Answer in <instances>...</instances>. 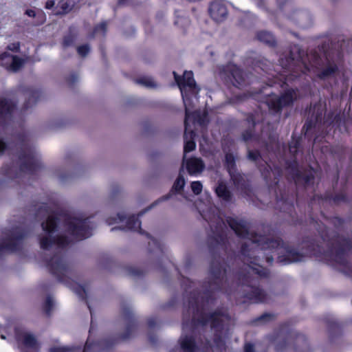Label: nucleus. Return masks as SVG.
I'll return each mask as SVG.
<instances>
[{"label": "nucleus", "instance_id": "20e7f679", "mask_svg": "<svg viewBox=\"0 0 352 352\" xmlns=\"http://www.w3.org/2000/svg\"><path fill=\"white\" fill-rule=\"evenodd\" d=\"M29 233L30 230L26 228L24 222H18L17 225H13L10 229L6 228L0 241V253L19 250L23 239Z\"/></svg>", "mask_w": 352, "mask_h": 352}, {"label": "nucleus", "instance_id": "412c9836", "mask_svg": "<svg viewBox=\"0 0 352 352\" xmlns=\"http://www.w3.org/2000/svg\"><path fill=\"white\" fill-rule=\"evenodd\" d=\"M55 305V302L52 296H47L46 298V300L44 303V311L45 314L48 316L50 315L52 310L53 309Z\"/></svg>", "mask_w": 352, "mask_h": 352}, {"label": "nucleus", "instance_id": "4be33fe9", "mask_svg": "<svg viewBox=\"0 0 352 352\" xmlns=\"http://www.w3.org/2000/svg\"><path fill=\"white\" fill-rule=\"evenodd\" d=\"M107 32V24L105 22L100 23L94 30V35L104 36Z\"/></svg>", "mask_w": 352, "mask_h": 352}, {"label": "nucleus", "instance_id": "4c0bfd02", "mask_svg": "<svg viewBox=\"0 0 352 352\" xmlns=\"http://www.w3.org/2000/svg\"><path fill=\"white\" fill-rule=\"evenodd\" d=\"M54 4H55V2L54 0H49L45 3V8L51 9L54 7Z\"/></svg>", "mask_w": 352, "mask_h": 352}, {"label": "nucleus", "instance_id": "f03ea898", "mask_svg": "<svg viewBox=\"0 0 352 352\" xmlns=\"http://www.w3.org/2000/svg\"><path fill=\"white\" fill-rule=\"evenodd\" d=\"M17 140V160L1 168V173L5 179H0V188L8 184L12 187L19 186L17 179L33 173L41 166L40 156L34 146L31 133L23 131L18 135Z\"/></svg>", "mask_w": 352, "mask_h": 352}, {"label": "nucleus", "instance_id": "39448f33", "mask_svg": "<svg viewBox=\"0 0 352 352\" xmlns=\"http://www.w3.org/2000/svg\"><path fill=\"white\" fill-rule=\"evenodd\" d=\"M175 82L178 85L182 93V98L185 105L186 117L184 120V124L186 131H187L188 120L190 118V113L188 111L186 101L191 96H197L199 91V88L197 87L195 81L193 78V74L192 72H185L182 78L173 72Z\"/></svg>", "mask_w": 352, "mask_h": 352}, {"label": "nucleus", "instance_id": "c85d7f7f", "mask_svg": "<svg viewBox=\"0 0 352 352\" xmlns=\"http://www.w3.org/2000/svg\"><path fill=\"white\" fill-rule=\"evenodd\" d=\"M202 184L200 182H193L191 183V189L195 195H199L202 191Z\"/></svg>", "mask_w": 352, "mask_h": 352}, {"label": "nucleus", "instance_id": "b1692460", "mask_svg": "<svg viewBox=\"0 0 352 352\" xmlns=\"http://www.w3.org/2000/svg\"><path fill=\"white\" fill-rule=\"evenodd\" d=\"M232 76L239 84L241 83V81L243 79L241 70L235 66H234L233 68L232 69Z\"/></svg>", "mask_w": 352, "mask_h": 352}, {"label": "nucleus", "instance_id": "dca6fc26", "mask_svg": "<svg viewBox=\"0 0 352 352\" xmlns=\"http://www.w3.org/2000/svg\"><path fill=\"white\" fill-rule=\"evenodd\" d=\"M180 344L184 352H194L195 345L192 338H181Z\"/></svg>", "mask_w": 352, "mask_h": 352}, {"label": "nucleus", "instance_id": "423d86ee", "mask_svg": "<svg viewBox=\"0 0 352 352\" xmlns=\"http://www.w3.org/2000/svg\"><path fill=\"white\" fill-rule=\"evenodd\" d=\"M296 98V93L294 90H288L280 97L275 95L270 96L266 103L270 109L277 112L283 107L292 104Z\"/></svg>", "mask_w": 352, "mask_h": 352}, {"label": "nucleus", "instance_id": "bb28decb", "mask_svg": "<svg viewBox=\"0 0 352 352\" xmlns=\"http://www.w3.org/2000/svg\"><path fill=\"white\" fill-rule=\"evenodd\" d=\"M74 349L67 346H54L49 349V352H72Z\"/></svg>", "mask_w": 352, "mask_h": 352}, {"label": "nucleus", "instance_id": "ddd939ff", "mask_svg": "<svg viewBox=\"0 0 352 352\" xmlns=\"http://www.w3.org/2000/svg\"><path fill=\"white\" fill-rule=\"evenodd\" d=\"M54 174L59 182L63 184L71 182L75 177L74 174L68 173L67 170L62 167L56 168Z\"/></svg>", "mask_w": 352, "mask_h": 352}, {"label": "nucleus", "instance_id": "c03bdc74", "mask_svg": "<svg viewBox=\"0 0 352 352\" xmlns=\"http://www.w3.org/2000/svg\"><path fill=\"white\" fill-rule=\"evenodd\" d=\"M270 315H269V314H263V316H261L258 318V320H263V319H264L265 317H270Z\"/></svg>", "mask_w": 352, "mask_h": 352}, {"label": "nucleus", "instance_id": "6e6552de", "mask_svg": "<svg viewBox=\"0 0 352 352\" xmlns=\"http://www.w3.org/2000/svg\"><path fill=\"white\" fill-rule=\"evenodd\" d=\"M16 104L11 100H0V124L6 125L12 122Z\"/></svg>", "mask_w": 352, "mask_h": 352}, {"label": "nucleus", "instance_id": "2f4dec72", "mask_svg": "<svg viewBox=\"0 0 352 352\" xmlns=\"http://www.w3.org/2000/svg\"><path fill=\"white\" fill-rule=\"evenodd\" d=\"M78 54L82 56L85 57L88 53V45L85 44L83 45H80L76 49Z\"/></svg>", "mask_w": 352, "mask_h": 352}, {"label": "nucleus", "instance_id": "f8f14e48", "mask_svg": "<svg viewBox=\"0 0 352 352\" xmlns=\"http://www.w3.org/2000/svg\"><path fill=\"white\" fill-rule=\"evenodd\" d=\"M215 192L219 198L226 202L232 200V194L223 182H219L215 188Z\"/></svg>", "mask_w": 352, "mask_h": 352}, {"label": "nucleus", "instance_id": "c9c22d12", "mask_svg": "<svg viewBox=\"0 0 352 352\" xmlns=\"http://www.w3.org/2000/svg\"><path fill=\"white\" fill-rule=\"evenodd\" d=\"M260 157L259 153L257 151H249L248 152V158L250 160L256 161Z\"/></svg>", "mask_w": 352, "mask_h": 352}, {"label": "nucleus", "instance_id": "a211bd4d", "mask_svg": "<svg viewBox=\"0 0 352 352\" xmlns=\"http://www.w3.org/2000/svg\"><path fill=\"white\" fill-rule=\"evenodd\" d=\"M23 344L28 347L33 349L36 347L37 341L35 336L30 333H24L22 335Z\"/></svg>", "mask_w": 352, "mask_h": 352}, {"label": "nucleus", "instance_id": "f3484780", "mask_svg": "<svg viewBox=\"0 0 352 352\" xmlns=\"http://www.w3.org/2000/svg\"><path fill=\"white\" fill-rule=\"evenodd\" d=\"M249 298L254 302H263L267 301V297L265 292L259 289H255L252 294L250 295Z\"/></svg>", "mask_w": 352, "mask_h": 352}, {"label": "nucleus", "instance_id": "a878e982", "mask_svg": "<svg viewBox=\"0 0 352 352\" xmlns=\"http://www.w3.org/2000/svg\"><path fill=\"white\" fill-rule=\"evenodd\" d=\"M185 185V179L183 176L181 175V173L179 174L178 178L175 181L173 188L175 190L178 191L182 190Z\"/></svg>", "mask_w": 352, "mask_h": 352}, {"label": "nucleus", "instance_id": "a18cd8bd", "mask_svg": "<svg viewBox=\"0 0 352 352\" xmlns=\"http://www.w3.org/2000/svg\"><path fill=\"white\" fill-rule=\"evenodd\" d=\"M125 1H126V0H119L118 3H119L120 5H123V4H124Z\"/></svg>", "mask_w": 352, "mask_h": 352}, {"label": "nucleus", "instance_id": "0eeeda50", "mask_svg": "<svg viewBox=\"0 0 352 352\" xmlns=\"http://www.w3.org/2000/svg\"><path fill=\"white\" fill-rule=\"evenodd\" d=\"M25 60L18 56L4 52L0 56V65L8 71L16 73L25 65Z\"/></svg>", "mask_w": 352, "mask_h": 352}, {"label": "nucleus", "instance_id": "e433bc0d", "mask_svg": "<svg viewBox=\"0 0 352 352\" xmlns=\"http://www.w3.org/2000/svg\"><path fill=\"white\" fill-rule=\"evenodd\" d=\"M244 352H254V345L250 343L245 344L244 346Z\"/></svg>", "mask_w": 352, "mask_h": 352}, {"label": "nucleus", "instance_id": "9b49d317", "mask_svg": "<svg viewBox=\"0 0 352 352\" xmlns=\"http://www.w3.org/2000/svg\"><path fill=\"white\" fill-rule=\"evenodd\" d=\"M204 168L205 165L200 158L192 157L186 161V168L190 175L201 173Z\"/></svg>", "mask_w": 352, "mask_h": 352}, {"label": "nucleus", "instance_id": "603ef678", "mask_svg": "<svg viewBox=\"0 0 352 352\" xmlns=\"http://www.w3.org/2000/svg\"><path fill=\"white\" fill-rule=\"evenodd\" d=\"M17 190H19L17 188ZM19 193L23 194V192L19 191Z\"/></svg>", "mask_w": 352, "mask_h": 352}, {"label": "nucleus", "instance_id": "a19ab883", "mask_svg": "<svg viewBox=\"0 0 352 352\" xmlns=\"http://www.w3.org/2000/svg\"><path fill=\"white\" fill-rule=\"evenodd\" d=\"M148 323L150 327H153L155 325V322L153 320H149Z\"/></svg>", "mask_w": 352, "mask_h": 352}, {"label": "nucleus", "instance_id": "f257e3e1", "mask_svg": "<svg viewBox=\"0 0 352 352\" xmlns=\"http://www.w3.org/2000/svg\"><path fill=\"white\" fill-rule=\"evenodd\" d=\"M30 219H44L42 233L38 235L41 248L45 252V261L50 272L72 290L88 306L87 291L84 285L76 282L77 274L66 260L63 248L73 240L80 241L87 234V218H79L65 211L52 210L45 203L34 204L30 210Z\"/></svg>", "mask_w": 352, "mask_h": 352}, {"label": "nucleus", "instance_id": "c756f323", "mask_svg": "<svg viewBox=\"0 0 352 352\" xmlns=\"http://www.w3.org/2000/svg\"><path fill=\"white\" fill-rule=\"evenodd\" d=\"M341 243V242H340ZM351 248V243L350 242L343 239H342V244H340V247L338 248L337 252L340 253V252H344L346 250H348Z\"/></svg>", "mask_w": 352, "mask_h": 352}, {"label": "nucleus", "instance_id": "f704fd0d", "mask_svg": "<svg viewBox=\"0 0 352 352\" xmlns=\"http://www.w3.org/2000/svg\"><path fill=\"white\" fill-rule=\"evenodd\" d=\"M78 78H79V76L76 73H72L70 74V76H69L68 79H67V81L69 84L71 85H74V83H76V82H78Z\"/></svg>", "mask_w": 352, "mask_h": 352}, {"label": "nucleus", "instance_id": "3c124183", "mask_svg": "<svg viewBox=\"0 0 352 352\" xmlns=\"http://www.w3.org/2000/svg\"><path fill=\"white\" fill-rule=\"evenodd\" d=\"M250 136H251V135H250L248 137H246V136L244 135V139L245 140H247Z\"/></svg>", "mask_w": 352, "mask_h": 352}, {"label": "nucleus", "instance_id": "5701e85b", "mask_svg": "<svg viewBox=\"0 0 352 352\" xmlns=\"http://www.w3.org/2000/svg\"><path fill=\"white\" fill-rule=\"evenodd\" d=\"M65 125V122L62 119H58L56 122L54 120H51L48 123V128L52 130L56 129H60Z\"/></svg>", "mask_w": 352, "mask_h": 352}, {"label": "nucleus", "instance_id": "ea45409f", "mask_svg": "<svg viewBox=\"0 0 352 352\" xmlns=\"http://www.w3.org/2000/svg\"><path fill=\"white\" fill-rule=\"evenodd\" d=\"M226 160L230 164L234 163V159H233V157L231 155H226Z\"/></svg>", "mask_w": 352, "mask_h": 352}, {"label": "nucleus", "instance_id": "aec40b11", "mask_svg": "<svg viewBox=\"0 0 352 352\" xmlns=\"http://www.w3.org/2000/svg\"><path fill=\"white\" fill-rule=\"evenodd\" d=\"M135 82L144 87L153 88L156 87V84L151 77L144 76L135 80Z\"/></svg>", "mask_w": 352, "mask_h": 352}, {"label": "nucleus", "instance_id": "2eb2a0df", "mask_svg": "<svg viewBox=\"0 0 352 352\" xmlns=\"http://www.w3.org/2000/svg\"><path fill=\"white\" fill-rule=\"evenodd\" d=\"M303 259V255L293 250L287 251L286 258L279 257L280 262L293 263L301 261Z\"/></svg>", "mask_w": 352, "mask_h": 352}, {"label": "nucleus", "instance_id": "4468645a", "mask_svg": "<svg viewBox=\"0 0 352 352\" xmlns=\"http://www.w3.org/2000/svg\"><path fill=\"white\" fill-rule=\"evenodd\" d=\"M77 37V33L74 28L70 27L69 32L64 36L62 45L65 50L73 45Z\"/></svg>", "mask_w": 352, "mask_h": 352}, {"label": "nucleus", "instance_id": "72a5a7b5", "mask_svg": "<svg viewBox=\"0 0 352 352\" xmlns=\"http://www.w3.org/2000/svg\"><path fill=\"white\" fill-rule=\"evenodd\" d=\"M231 178L233 180L234 184L236 187H239V186H240V180H241V179L243 178L242 176L240 174H236V175L232 174L231 175Z\"/></svg>", "mask_w": 352, "mask_h": 352}, {"label": "nucleus", "instance_id": "8fccbe9b", "mask_svg": "<svg viewBox=\"0 0 352 352\" xmlns=\"http://www.w3.org/2000/svg\"><path fill=\"white\" fill-rule=\"evenodd\" d=\"M129 338V336H127V335H124V336H123V337H122V338H123L124 340H125V339H126V338Z\"/></svg>", "mask_w": 352, "mask_h": 352}, {"label": "nucleus", "instance_id": "79ce46f5", "mask_svg": "<svg viewBox=\"0 0 352 352\" xmlns=\"http://www.w3.org/2000/svg\"><path fill=\"white\" fill-rule=\"evenodd\" d=\"M87 346H88V338L86 340V341L85 342V348H84L83 352H87Z\"/></svg>", "mask_w": 352, "mask_h": 352}, {"label": "nucleus", "instance_id": "1a4fd4ad", "mask_svg": "<svg viewBox=\"0 0 352 352\" xmlns=\"http://www.w3.org/2000/svg\"><path fill=\"white\" fill-rule=\"evenodd\" d=\"M23 91L25 101L23 109V111H27L36 104L41 96V92L39 89L32 87H28L25 89Z\"/></svg>", "mask_w": 352, "mask_h": 352}, {"label": "nucleus", "instance_id": "5fc2aeb1", "mask_svg": "<svg viewBox=\"0 0 352 352\" xmlns=\"http://www.w3.org/2000/svg\"><path fill=\"white\" fill-rule=\"evenodd\" d=\"M129 228L130 229L133 228V226H129Z\"/></svg>", "mask_w": 352, "mask_h": 352}, {"label": "nucleus", "instance_id": "de8ad7c7", "mask_svg": "<svg viewBox=\"0 0 352 352\" xmlns=\"http://www.w3.org/2000/svg\"><path fill=\"white\" fill-rule=\"evenodd\" d=\"M193 135H194V133L192 131H191L190 132V139L193 138Z\"/></svg>", "mask_w": 352, "mask_h": 352}, {"label": "nucleus", "instance_id": "473e14b6", "mask_svg": "<svg viewBox=\"0 0 352 352\" xmlns=\"http://www.w3.org/2000/svg\"><path fill=\"white\" fill-rule=\"evenodd\" d=\"M7 49L10 51L14 52H18L20 50V43L16 42L13 43H10L7 46Z\"/></svg>", "mask_w": 352, "mask_h": 352}, {"label": "nucleus", "instance_id": "09e8293b", "mask_svg": "<svg viewBox=\"0 0 352 352\" xmlns=\"http://www.w3.org/2000/svg\"><path fill=\"white\" fill-rule=\"evenodd\" d=\"M267 261L270 262V263H272V258H267Z\"/></svg>", "mask_w": 352, "mask_h": 352}, {"label": "nucleus", "instance_id": "6ab92c4d", "mask_svg": "<svg viewBox=\"0 0 352 352\" xmlns=\"http://www.w3.org/2000/svg\"><path fill=\"white\" fill-rule=\"evenodd\" d=\"M257 38L261 42H263L269 45L272 46L276 44V41L274 40V36L269 32H261L258 33Z\"/></svg>", "mask_w": 352, "mask_h": 352}, {"label": "nucleus", "instance_id": "58836bf2", "mask_svg": "<svg viewBox=\"0 0 352 352\" xmlns=\"http://www.w3.org/2000/svg\"><path fill=\"white\" fill-rule=\"evenodd\" d=\"M25 14H27L30 17H35L36 16V12L33 10H27L25 11Z\"/></svg>", "mask_w": 352, "mask_h": 352}, {"label": "nucleus", "instance_id": "37998d69", "mask_svg": "<svg viewBox=\"0 0 352 352\" xmlns=\"http://www.w3.org/2000/svg\"><path fill=\"white\" fill-rule=\"evenodd\" d=\"M134 224L135 227H139L140 226V222L138 219H135L134 220Z\"/></svg>", "mask_w": 352, "mask_h": 352}, {"label": "nucleus", "instance_id": "9d476101", "mask_svg": "<svg viewBox=\"0 0 352 352\" xmlns=\"http://www.w3.org/2000/svg\"><path fill=\"white\" fill-rule=\"evenodd\" d=\"M209 12L211 17L217 21L223 20L227 15V9L225 5L220 2H213L210 4Z\"/></svg>", "mask_w": 352, "mask_h": 352}, {"label": "nucleus", "instance_id": "cd10ccee", "mask_svg": "<svg viewBox=\"0 0 352 352\" xmlns=\"http://www.w3.org/2000/svg\"><path fill=\"white\" fill-rule=\"evenodd\" d=\"M58 6L61 9V10L57 11L56 13V14H66L70 10L69 6L67 3V2H65V1H63L59 2Z\"/></svg>", "mask_w": 352, "mask_h": 352}, {"label": "nucleus", "instance_id": "7c9ffc66", "mask_svg": "<svg viewBox=\"0 0 352 352\" xmlns=\"http://www.w3.org/2000/svg\"><path fill=\"white\" fill-rule=\"evenodd\" d=\"M195 143L192 140L187 141L184 145V153H186L194 151L195 149Z\"/></svg>", "mask_w": 352, "mask_h": 352}, {"label": "nucleus", "instance_id": "393cba45", "mask_svg": "<svg viewBox=\"0 0 352 352\" xmlns=\"http://www.w3.org/2000/svg\"><path fill=\"white\" fill-rule=\"evenodd\" d=\"M337 69V67L336 65H331L328 67L327 69H324L320 74L319 77L322 78L327 76H329L333 74Z\"/></svg>", "mask_w": 352, "mask_h": 352}, {"label": "nucleus", "instance_id": "7ed1b4c3", "mask_svg": "<svg viewBox=\"0 0 352 352\" xmlns=\"http://www.w3.org/2000/svg\"><path fill=\"white\" fill-rule=\"evenodd\" d=\"M227 222L237 236L248 240L242 246L241 251L243 254L249 256L247 248L252 245L261 246V249H277L278 251V254L283 252L284 248L281 245L280 241L270 240L263 236H260L257 238L253 233L250 232L249 227L246 222L232 218H228Z\"/></svg>", "mask_w": 352, "mask_h": 352}, {"label": "nucleus", "instance_id": "864d4df0", "mask_svg": "<svg viewBox=\"0 0 352 352\" xmlns=\"http://www.w3.org/2000/svg\"><path fill=\"white\" fill-rule=\"evenodd\" d=\"M119 219H120V221L123 220V219L122 217H119Z\"/></svg>", "mask_w": 352, "mask_h": 352}, {"label": "nucleus", "instance_id": "49530a36", "mask_svg": "<svg viewBox=\"0 0 352 352\" xmlns=\"http://www.w3.org/2000/svg\"><path fill=\"white\" fill-rule=\"evenodd\" d=\"M216 316H216V314H213L212 316H211V319H212V320H216Z\"/></svg>", "mask_w": 352, "mask_h": 352}]
</instances>
